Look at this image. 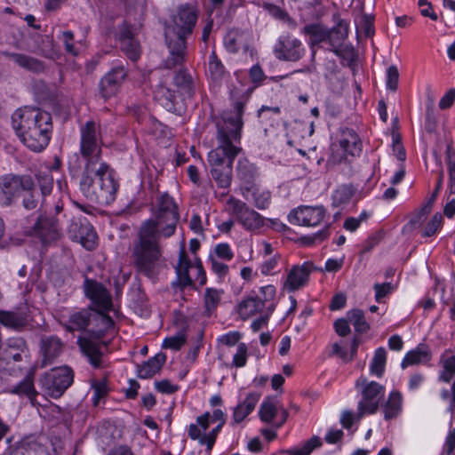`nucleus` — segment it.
<instances>
[{"label": "nucleus", "mask_w": 455, "mask_h": 455, "mask_svg": "<svg viewBox=\"0 0 455 455\" xmlns=\"http://www.w3.org/2000/svg\"><path fill=\"white\" fill-rule=\"evenodd\" d=\"M68 234L73 241L78 242L89 251L97 246L98 235L87 218L82 214L70 217Z\"/></svg>", "instance_id": "6e6552de"}, {"label": "nucleus", "mask_w": 455, "mask_h": 455, "mask_svg": "<svg viewBox=\"0 0 455 455\" xmlns=\"http://www.w3.org/2000/svg\"><path fill=\"white\" fill-rule=\"evenodd\" d=\"M277 413V408L270 398L265 400L260 405L259 415L263 422L270 423Z\"/></svg>", "instance_id": "8fccbe9b"}, {"label": "nucleus", "mask_w": 455, "mask_h": 455, "mask_svg": "<svg viewBox=\"0 0 455 455\" xmlns=\"http://www.w3.org/2000/svg\"><path fill=\"white\" fill-rule=\"evenodd\" d=\"M156 390L163 394H173L178 391L179 387L173 385L169 379H163L155 383Z\"/></svg>", "instance_id": "680f3d73"}, {"label": "nucleus", "mask_w": 455, "mask_h": 455, "mask_svg": "<svg viewBox=\"0 0 455 455\" xmlns=\"http://www.w3.org/2000/svg\"><path fill=\"white\" fill-rule=\"evenodd\" d=\"M265 10H267L270 15L274 18L280 20L286 23H292V19L289 16L288 12L282 9L280 6L275 5L273 4L265 3L263 4Z\"/></svg>", "instance_id": "6e6d98bb"}, {"label": "nucleus", "mask_w": 455, "mask_h": 455, "mask_svg": "<svg viewBox=\"0 0 455 455\" xmlns=\"http://www.w3.org/2000/svg\"><path fill=\"white\" fill-rule=\"evenodd\" d=\"M303 33L309 36L310 45H315L328 41V28L322 24H308L303 28Z\"/></svg>", "instance_id": "72a5a7b5"}, {"label": "nucleus", "mask_w": 455, "mask_h": 455, "mask_svg": "<svg viewBox=\"0 0 455 455\" xmlns=\"http://www.w3.org/2000/svg\"><path fill=\"white\" fill-rule=\"evenodd\" d=\"M208 72L214 82L220 81L225 74L224 66L215 52H212L209 57Z\"/></svg>", "instance_id": "37998d69"}, {"label": "nucleus", "mask_w": 455, "mask_h": 455, "mask_svg": "<svg viewBox=\"0 0 455 455\" xmlns=\"http://www.w3.org/2000/svg\"><path fill=\"white\" fill-rule=\"evenodd\" d=\"M244 189L247 194L251 195L254 204L257 208L266 209L268 206L270 201V192L260 189L254 183H251Z\"/></svg>", "instance_id": "c9c22d12"}, {"label": "nucleus", "mask_w": 455, "mask_h": 455, "mask_svg": "<svg viewBox=\"0 0 455 455\" xmlns=\"http://www.w3.org/2000/svg\"><path fill=\"white\" fill-rule=\"evenodd\" d=\"M322 440L319 436H313L307 440L300 449L287 451L291 455H309L315 448L322 445Z\"/></svg>", "instance_id": "3c124183"}, {"label": "nucleus", "mask_w": 455, "mask_h": 455, "mask_svg": "<svg viewBox=\"0 0 455 455\" xmlns=\"http://www.w3.org/2000/svg\"><path fill=\"white\" fill-rule=\"evenodd\" d=\"M78 344L83 353L89 358L91 363L96 367H100L102 353L97 344L93 343L88 338H79Z\"/></svg>", "instance_id": "7c9ffc66"}, {"label": "nucleus", "mask_w": 455, "mask_h": 455, "mask_svg": "<svg viewBox=\"0 0 455 455\" xmlns=\"http://www.w3.org/2000/svg\"><path fill=\"white\" fill-rule=\"evenodd\" d=\"M24 192L22 197V205L27 210H34L38 206L41 194L36 190V185L33 180V186L29 190H22Z\"/></svg>", "instance_id": "a18cd8bd"}, {"label": "nucleus", "mask_w": 455, "mask_h": 455, "mask_svg": "<svg viewBox=\"0 0 455 455\" xmlns=\"http://www.w3.org/2000/svg\"><path fill=\"white\" fill-rule=\"evenodd\" d=\"M197 20L196 9L189 4L179 7L177 15L173 17L172 32L190 36Z\"/></svg>", "instance_id": "f3484780"}, {"label": "nucleus", "mask_w": 455, "mask_h": 455, "mask_svg": "<svg viewBox=\"0 0 455 455\" xmlns=\"http://www.w3.org/2000/svg\"><path fill=\"white\" fill-rule=\"evenodd\" d=\"M187 36L173 33V37H172L169 32L165 33L167 46L170 51V56L164 62L165 68L172 69L185 62L187 56Z\"/></svg>", "instance_id": "2eb2a0df"}, {"label": "nucleus", "mask_w": 455, "mask_h": 455, "mask_svg": "<svg viewBox=\"0 0 455 455\" xmlns=\"http://www.w3.org/2000/svg\"><path fill=\"white\" fill-rule=\"evenodd\" d=\"M355 193L353 185H343L339 187L333 194L332 201L335 206L348 204Z\"/></svg>", "instance_id": "79ce46f5"}, {"label": "nucleus", "mask_w": 455, "mask_h": 455, "mask_svg": "<svg viewBox=\"0 0 455 455\" xmlns=\"http://www.w3.org/2000/svg\"><path fill=\"white\" fill-rule=\"evenodd\" d=\"M186 343V335L183 331H180L177 335L168 337L164 339L163 342L164 348H171L173 350H179Z\"/></svg>", "instance_id": "13d9d810"}, {"label": "nucleus", "mask_w": 455, "mask_h": 455, "mask_svg": "<svg viewBox=\"0 0 455 455\" xmlns=\"http://www.w3.org/2000/svg\"><path fill=\"white\" fill-rule=\"evenodd\" d=\"M29 357L27 342L22 338H11L0 353V371L12 375L21 371L20 363Z\"/></svg>", "instance_id": "423d86ee"}, {"label": "nucleus", "mask_w": 455, "mask_h": 455, "mask_svg": "<svg viewBox=\"0 0 455 455\" xmlns=\"http://www.w3.org/2000/svg\"><path fill=\"white\" fill-rule=\"evenodd\" d=\"M30 235L38 237L44 244L58 241L61 236L60 219L52 212H43L31 228Z\"/></svg>", "instance_id": "1a4fd4ad"}, {"label": "nucleus", "mask_w": 455, "mask_h": 455, "mask_svg": "<svg viewBox=\"0 0 455 455\" xmlns=\"http://www.w3.org/2000/svg\"><path fill=\"white\" fill-rule=\"evenodd\" d=\"M74 373L68 366L52 369L41 379L45 394L53 398L60 397L73 383Z\"/></svg>", "instance_id": "0eeeda50"}, {"label": "nucleus", "mask_w": 455, "mask_h": 455, "mask_svg": "<svg viewBox=\"0 0 455 455\" xmlns=\"http://www.w3.org/2000/svg\"><path fill=\"white\" fill-rule=\"evenodd\" d=\"M259 397V393H250L244 401L234 409L233 419L235 424L242 422L254 410Z\"/></svg>", "instance_id": "a878e982"}, {"label": "nucleus", "mask_w": 455, "mask_h": 455, "mask_svg": "<svg viewBox=\"0 0 455 455\" xmlns=\"http://www.w3.org/2000/svg\"><path fill=\"white\" fill-rule=\"evenodd\" d=\"M248 348L244 343H240L237 351L234 355L232 365L235 367H243L247 362Z\"/></svg>", "instance_id": "bf43d9fd"}, {"label": "nucleus", "mask_w": 455, "mask_h": 455, "mask_svg": "<svg viewBox=\"0 0 455 455\" xmlns=\"http://www.w3.org/2000/svg\"><path fill=\"white\" fill-rule=\"evenodd\" d=\"M108 169L109 166L106 163L95 162L93 159L86 162L80 177L79 189L89 201L104 204L109 200L107 195L110 196L108 192L111 190V185L108 180H105L106 183L101 181V190L94 191L95 176Z\"/></svg>", "instance_id": "39448f33"}, {"label": "nucleus", "mask_w": 455, "mask_h": 455, "mask_svg": "<svg viewBox=\"0 0 455 455\" xmlns=\"http://www.w3.org/2000/svg\"><path fill=\"white\" fill-rule=\"evenodd\" d=\"M93 307L83 308L80 311L73 313L68 319V323H60L62 327L68 332L73 333L76 331H86L90 324L91 319H94L92 312L94 311Z\"/></svg>", "instance_id": "412c9836"}, {"label": "nucleus", "mask_w": 455, "mask_h": 455, "mask_svg": "<svg viewBox=\"0 0 455 455\" xmlns=\"http://www.w3.org/2000/svg\"><path fill=\"white\" fill-rule=\"evenodd\" d=\"M304 50L298 39L285 38L279 43V48L275 49L277 58L280 60L297 61L303 55Z\"/></svg>", "instance_id": "4be33fe9"}, {"label": "nucleus", "mask_w": 455, "mask_h": 455, "mask_svg": "<svg viewBox=\"0 0 455 455\" xmlns=\"http://www.w3.org/2000/svg\"><path fill=\"white\" fill-rule=\"evenodd\" d=\"M418 4L421 8L420 9V14L423 17H428L432 20H437L438 16L434 12V9H433V6H432L431 3H429L427 0H419Z\"/></svg>", "instance_id": "0e129e2a"}, {"label": "nucleus", "mask_w": 455, "mask_h": 455, "mask_svg": "<svg viewBox=\"0 0 455 455\" xmlns=\"http://www.w3.org/2000/svg\"><path fill=\"white\" fill-rule=\"evenodd\" d=\"M431 360V351L426 345H419L415 349L408 352L401 366L406 368L411 365H417L420 363H426Z\"/></svg>", "instance_id": "cd10ccee"}, {"label": "nucleus", "mask_w": 455, "mask_h": 455, "mask_svg": "<svg viewBox=\"0 0 455 455\" xmlns=\"http://www.w3.org/2000/svg\"><path fill=\"white\" fill-rule=\"evenodd\" d=\"M0 323L14 330H21L27 325V319L21 314L0 311Z\"/></svg>", "instance_id": "f704fd0d"}, {"label": "nucleus", "mask_w": 455, "mask_h": 455, "mask_svg": "<svg viewBox=\"0 0 455 455\" xmlns=\"http://www.w3.org/2000/svg\"><path fill=\"white\" fill-rule=\"evenodd\" d=\"M431 210H427V205H424L420 210L415 212L410 219L407 225L404 226L403 232H410L413 228L419 227L425 220L426 216L430 212Z\"/></svg>", "instance_id": "864d4df0"}, {"label": "nucleus", "mask_w": 455, "mask_h": 455, "mask_svg": "<svg viewBox=\"0 0 455 455\" xmlns=\"http://www.w3.org/2000/svg\"><path fill=\"white\" fill-rule=\"evenodd\" d=\"M154 218L145 220L133 242L131 259L137 274L154 278L163 255L160 237L174 235L180 220L179 208L173 198L163 193L156 199L151 210Z\"/></svg>", "instance_id": "f257e3e1"}, {"label": "nucleus", "mask_w": 455, "mask_h": 455, "mask_svg": "<svg viewBox=\"0 0 455 455\" xmlns=\"http://www.w3.org/2000/svg\"><path fill=\"white\" fill-rule=\"evenodd\" d=\"M40 54L45 58H53L55 51L53 40L49 36H41V41L37 44Z\"/></svg>", "instance_id": "4d7b16f0"}, {"label": "nucleus", "mask_w": 455, "mask_h": 455, "mask_svg": "<svg viewBox=\"0 0 455 455\" xmlns=\"http://www.w3.org/2000/svg\"><path fill=\"white\" fill-rule=\"evenodd\" d=\"M263 308L264 301L262 302L259 296L247 297L238 304L237 312L243 320H247L257 313L262 312Z\"/></svg>", "instance_id": "bb28decb"}, {"label": "nucleus", "mask_w": 455, "mask_h": 455, "mask_svg": "<svg viewBox=\"0 0 455 455\" xmlns=\"http://www.w3.org/2000/svg\"><path fill=\"white\" fill-rule=\"evenodd\" d=\"M36 180L40 188L41 197L44 198L49 196L53 188V177L49 172H38L36 174Z\"/></svg>", "instance_id": "c03bdc74"}, {"label": "nucleus", "mask_w": 455, "mask_h": 455, "mask_svg": "<svg viewBox=\"0 0 455 455\" xmlns=\"http://www.w3.org/2000/svg\"><path fill=\"white\" fill-rule=\"evenodd\" d=\"M455 152L451 151V147L447 148V165L449 172V191L450 194H455Z\"/></svg>", "instance_id": "5fc2aeb1"}, {"label": "nucleus", "mask_w": 455, "mask_h": 455, "mask_svg": "<svg viewBox=\"0 0 455 455\" xmlns=\"http://www.w3.org/2000/svg\"><path fill=\"white\" fill-rule=\"evenodd\" d=\"M443 371L440 372L438 379L449 383L455 375V355L449 357L442 356L440 361Z\"/></svg>", "instance_id": "a19ab883"}, {"label": "nucleus", "mask_w": 455, "mask_h": 455, "mask_svg": "<svg viewBox=\"0 0 455 455\" xmlns=\"http://www.w3.org/2000/svg\"><path fill=\"white\" fill-rule=\"evenodd\" d=\"M137 34V28L126 20L118 26L116 39L120 44V50L132 62H136L142 53L141 44L136 38Z\"/></svg>", "instance_id": "9d476101"}, {"label": "nucleus", "mask_w": 455, "mask_h": 455, "mask_svg": "<svg viewBox=\"0 0 455 455\" xmlns=\"http://www.w3.org/2000/svg\"><path fill=\"white\" fill-rule=\"evenodd\" d=\"M349 320L347 317L345 318H339L335 321L334 323V328L335 331L338 335L341 337H346L351 332V329L349 327Z\"/></svg>", "instance_id": "e2e57ef3"}, {"label": "nucleus", "mask_w": 455, "mask_h": 455, "mask_svg": "<svg viewBox=\"0 0 455 455\" xmlns=\"http://www.w3.org/2000/svg\"><path fill=\"white\" fill-rule=\"evenodd\" d=\"M455 100V88H451L441 98L439 101V108L442 110L450 108Z\"/></svg>", "instance_id": "774afa93"}, {"label": "nucleus", "mask_w": 455, "mask_h": 455, "mask_svg": "<svg viewBox=\"0 0 455 455\" xmlns=\"http://www.w3.org/2000/svg\"><path fill=\"white\" fill-rule=\"evenodd\" d=\"M105 180H108V182H110V185H111V187H110L111 190L108 192L110 194V197H109V195H107L108 198L109 200L107 203H104V204H109L116 198V194L117 191L118 185L115 181L114 178L110 175L108 171H103L102 174L95 176L94 191L101 190V185H100L101 181L103 183H106Z\"/></svg>", "instance_id": "58836bf2"}, {"label": "nucleus", "mask_w": 455, "mask_h": 455, "mask_svg": "<svg viewBox=\"0 0 455 455\" xmlns=\"http://www.w3.org/2000/svg\"><path fill=\"white\" fill-rule=\"evenodd\" d=\"M33 186V178L30 175H17L8 173L0 177V194L6 205H11L14 197L21 190H29Z\"/></svg>", "instance_id": "9b49d317"}, {"label": "nucleus", "mask_w": 455, "mask_h": 455, "mask_svg": "<svg viewBox=\"0 0 455 455\" xmlns=\"http://www.w3.org/2000/svg\"><path fill=\"white\" fill-rule=\"evenodd\" d=\"M227 204L229 206L231 213L235 215L237 220L249 230H255L261 228L264 224V219L254 210L249 208L247 204L235 197H230Z\"/></svg>", "instance_id": "ddd939ff"}, {"label": "nucleus", "mask_w": 455, "mask_h": 455, "mask_svg": "<svg viewBox=\"0 0 455 455\" xmlns=\"http://www.w3.org/2000/svg\"><path fill=\"white\" fill-rule=\"evenodd\" d=\"M243 111L244 103L236 100L231 110L222 112L221 120L217 123L218 147L209 152L208 163L212 179L221 188L230 186L233 162L242 151L236 144L241 140Z\"/></svg>", "instance_id": "f03ea898"}, {"label": "nucleus", "mask_w": 455, "mask_h": 455, "mask_svg": "<svg viewBox=\"0 0 455 455\" xmlns=\"http://www.w3.org/2000/svg\"><path fill=\"white\" fill-rule=\"evenodd\" d=\"M356 387L362 386L363 400L358 403L356 419H360L365 413H374L379 408L378 395L383 390V387L377 382H367L365 378H360Z\"/></svg>", "instance_id": "f8f14e48"}, {"label": "nucleus", "mask_w": 455, "mask_h": 455, "mask_svg": "<svg viewBox=\"0 0 455 455\" xmlns=\"http://www.w3.org/2000/svg\"><path fill=\"white\" fill-rule=\"evenodd\" d=\"M84 291L86 298L97 307L94 310V319L101 325L99 330L88 331L90 338L100 339L106 331L114 326L113 319L108 315L113 308L112 296L101 283L88 277L84 280Z\"/></svg>", "instance_id": "20e7f679"}, {"label": "nucleus", "mask_w": 455, "mask_h": 455, "mask_svg": "<svg viewBox=\"0 0 455 455\" xmlns=\"http://www.w3.org/2000/svg\"><path fill=\"white\" fill-rule=\"evenodd\" d=\"M3 54L8 59L13 60L20 68H25L30 72L42 73L45 69L44 63L34 57L9 52H4Z\"/></svg>", "instance_id": "5701e85b"}, {"label": "nucleus", "mask_w": 455, "mask_h": 455, "mask_svg": "<svg viewBox=\"0 0 455 455\" xmlns=\"http://www.w3.org/2000/svg\"><path fill=\"white\" fill-rule=\"evenodd\" d=\"M387 355L383 347H379L374 353V356L370 365V372L377 377H381L386 365Z\"/></svg>", "instance_id": "ea45409f"}, {"label": "nucleus", "mask_w": 455, "mask_h": 455, "mask_svg": "<svg viewBox=\"0 0 455 455\" xmlns=\"http://www.w3.org/2000/svg\"><path fill=\"white\" fill-rule=\"evenodd\" d=\"M127 71L124 66L113 68L100 82V93L105 100L114 96L124 81Z\"/></svg>", "instance_id": "a211bd4d"}, {"label": "nucleus", "mask_w": 455, "mask_h": 455, "mask_svg": "<svg viewBox=\"0 0 455 455\" xmlns=\"http://www.w3.org/2000/svg\"><path fill=\"white\" fill-rule=\"evenodd\" d=\"M63 343L57 336H43L40 340L41 367L52 364L61 354Z\"/></svg>", "instance_id": "aec40b11"}, {"label": "nucleus", "mask_w": 455, "mask_h": 455, "mask_svg": "<svg viewBox=\"0 0 455 455\" xmlns=\"http://www.w3.org/2000/svg\"><path fill=\"white\" fill-rule=\"evenodd\" d=\"M383 411L386 419H391L398 414V392H392L388 400L383 405Z\"/></svg>", "instance_id": "603ef678"}, {"label": "nucleus", "mask_w": 455, "mask_h": 455, "mask_svg": "<svg viewBox=\"0 0 455 455\" xmlns=\"http://www.w3.org/2000/svg\"><path fill=\"white\" fill-rule=\"evenodd\" d=\"M325 216V210L322 206H302L289 214V221L293 225L315 227L319 225Z\"/></svg>", "instance_id": "dca6fc26"}, {"label": "nucleus", "mask_w": 455, "mask_h": 455, "mask_svg": "<svg viewBox=\"0 0 455 455\" xmlns=\"http://www.w3.org/2000/svg\"><path fill=\"white\" fill-rule=\"evenodd\" d=\"M173 82L182 94L188 98H191L194 95V80L187 69L179 70L173 77Z\"/></svg>", "instance_id": "473e14b6"}, {"label": "nucleus", "mask_w": 455, "mask_h": 455, "mask_svg": "<svg viewBox=\"0 0 455 455\" xmlns=\"http://www.w3.org/2000/svg\"><path fill=\"white\" fill-rule=\"evenodd\" d=\"M340 148L351 156H356L361 151V141L357 134L350 129L342 132V137L339 140Z\"/></svg>", "instance_id": "2f4dec72"}, {"label": "nucleus", "mask_w": 455, "mask_h": 455, "mask_svg": "<svg viewBox=\"0 0 455 455\" xmlns=\"http://www.w3.org/2000/svg\"><path fill=\"white\" fill-rule=\"evenodd\" d=\"M348 35V27L346 22L340 20L337 26L331 30L328 29V42L332 47L333 52L338 56H342V51L339 47L342 45Z\"/></svg>", "instance_id": "393cba45"}, {"label": "nucleus", "mask_w": 455, "mask_h": 455, "mask_svg": "<svg viewBox=\"0 0 455 455\" xmlns=\"http://www.w3.org/2000/svg\"><path fill=\"white\" fill-rule=\"evenodd\" d=\"M12 127L22 143L35 152L46 148L52 132V117L39 108L24 107L12 116Z\"/></svg>", "instance_id": "7ed1b4c3"}, {"label": "nucleus", "mask_w": 455, "mask_h": 455, "mask_svg": "<svg viewBox=\"0 0 455 455\" xmlns=\"http://www.w3.org/2000/svg\"><path fill=\"white\" fill-rule=\"evenodd\" d=\"M80 152L86 162L91 159L100 162L101 148L98 145L97 127L93 121H88L81 128Z\"/></svg>", "instance_id": "4468645a"}, {"label": "nucleus", "mask_w": 455, "mask_h": 455, "mask_svg": "<svg viewBox=\"0 0 455 455\" xmlns=\"http://www.w3.org/2000/svg\"><path fill=\"white\" fill-rule=\"evenodd\" d=\"M221 291L213 289L207 288L204 293V307L205 312L210 315L219 306L220 301Z\"/></svg>", "instance_id": "49530a36"}, {"label": "nucleus", "mask_w": 455, "mask_h": 455, "mask_svg": "<svg viewBox=\"0 0 455 455\" xmlns=\"http://www.w3.org/2000/svg\"><path fill=\"white\" fill-rule=\"evenodd\" d=\"M191 267L192 263L188 259L186 251L184 249H181L179 253V262L178 265L176 266V273L178 276L179 284L182 288L193 284V281L188 274V270Z\"/></svg>", "instance_id": "c756f323"}, {"label": "nucleus", "mask_w": 455, "mask_h": 455, "mask_svg": "<svg viewBox=\"0 0 455 455\" xmlns=\"http://www.w3.org/2000/svg\"><path fill=\"white\" fill-rule=\"evenodd\" d=\"M442 219L443 217L441 214L435 213L432 220L425 227L422 232V235L425 237H429L435 235L441 225Z\"/></svg>", "instance_id": "052dcab7"}, {"label": "nucleus", "mask_w": 455, "mask_h": 455, "mask_svg": "<svg viewBox=\"0 0 455 455\" xmlns=\"http://www.w3.org/2000/svg\"><path fill=\"white\" fill-rule=\"evenodd\" d=\"M166 362L164 353H158L147 362L140 365H137V374L140 379H150L158 373Z\"/></svg>", "instance_id": "b1692460"}, {"label": "nucleus", "mask_w": 455, "mask_h": 455, "mask_svg": "<svg viewBox=\"0 0 455 455\" xmlns=\"http://www.w3.org/2000/svg\"><path fill=\"white\" fill-rule=\"evenodd\" d=\"M387 86L389 90L395 92L398 86V70L395 66H391L387 69Z\"/></svg>", "instance_id": "338daca9"}, {"label": "nucleus", "mask_w": 455, "mask_h": 455, "mask_svg": "<svg viewBox=\"0 0 455 455\" xmlns=\"http://www.w3.org/2000/svg\"><path fill=\"white\" fill-rule=\"evenodd\" d=\"M34 373L29 372L19 384L9 387L6 392L18 395H26L34 403L37 392L34 387Z\"/></svg>", "instance_id": "c85d7f7f"}, {"label": "nucleus", "mask_w": 455, "mask_h": 455, "mask_svg": "<svg viewBox=\"0 0 455 455\" xmlns=\"http://www.w3.org/2000/svg\"><path fill=\"white\" fill-rule=\"evenodd\" d=\"M91 387L94 393L92 403L94 406H97L100 403V400L107 396L108 394L107 379H103L101 380L92 379L91 381Z\"/></svg>", "instance_id": "de8ad7c7"}, {"label": "nucleus", "mask_w": 455, "mask_h": 455, "mask_svg": "<svg viewBox=\"0 0 455 455\" xmlns=\"http://www.w3.org/2000/svg\"><path fill=\"white\" fill-rule=\"evenodd\" d=\"M155 99L168 111H174L175 92L164 85H159L155 91Z\"/></svg>", "instance_id": "e433bc0d"}, {"label": "nucleus", "mask_w": 455, "mask_h": 455, "mask_svg": "<svg viewBox=\"0 0 455 455\" xmlns=\"http://www.w3.org/2000/svg\"><path fill=\"white\" fill-rule=\"evenodd\" d=\"M347 317L355 327V331L365 333L370 329V324L366 322L363 310L352 309L347 313Z\"/></svg>", "instance_id": "4c0bfd02"}, {"label": "nucleus", "mask_w": 455, "mask_h": 455, "mask_svg": "<svg viewBox=\"0 0 455 455\" xmlns=\"http://www.w3.org/2000/svg\"><path fill=\"white\" fill-rule=\"evenodd\" d=\"M315 269L317 268L311 261L293 266L287 275L283 287L291 292L300 289L307 283L310 274Z\"/></svg>", "instance_id": "6ab92c4d"}, {"label": "nucleus", "mask_w": 455, "mask_h": 455, "mask_svg": "<svg viewBox=\"0 0 455 455\" xmlns=\"http://www.w3.org/2000/svg\"><path fill=\"white\" fill-rule=\"evenodd\" d=\"M221 429V426H217L215 428H213L208 435H204L200 438V443L201 444H206L207 450L210 451L216 441L218 433Z\"/></svg>", "instance_id": "69168bd1"}, {"label": "nucleus", "mask_w": 455, "mask_h": 455, "mask_svg": "<svg viewBox=\"0 0 455 455\" xmlns=\"http://www.w3.org/2000/svg\"><path fill=\"white\" fill-rule=\"evenodd\" d=\"M44 450L36 443H20L16 446L12 451V455H44Z\"/></svg>", "instance_id": "09e8293b"}]
</instances>
